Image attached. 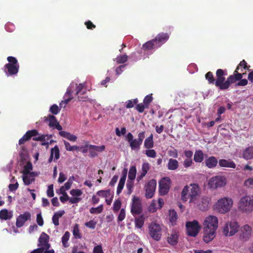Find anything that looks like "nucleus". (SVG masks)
I'll list each match as a JSON object with an SVG mask.
<instances>
[{
    "label": "nucleus",
    "mask_w": 253,
    "mask_h": 253,
    "mask_svg": "<svg viewBox=\"0 0 253 253\" xmlns=\"http://www.w3.org/2000/svg\"><path fill=\"white\" fill-rule=\"evenodd\" d=\"M248 69L247 63L243 59L241 61L236 67L232 75H229L225 80V76L227 75L226 70L221 69L217 70V76L218 80L217 85L220 86L222 89L229 88L231 84H235L236 86H245L248 84V80L246 79H242L243 76L246 74L240 73L243 71V69Z\"/></svg>",
    "instance_id": "1"
},
{
    "label": "nucleus",
    "mask_w": 253,
    "mask_h": 253,
    "mask_svg": "<svg viewBox=\"0 0 253 253\" xmlns=\"http://www.w3.org/2000/svg\"><path fill=\"white\" fill-rule=\"evenodd\" d=\"M204 241L208 243L215 238V233L218 228V219L214 216H210L206 218L204 222Z\"/></svg>",
    "instance_id": "2"
},
{
    "label": "nucleus",
    "mask_w": 253,
    "mask_h": 253,
    "mask_svg": "<svg viewBox=\"0 0 253 253\" xmlns=\"http://www.w3.org/2000/svg\"><path fill=\"white\" fill-rule=\"evenodd\" d=\"M199 191V188L196 184H191L184 187L181 194V199L183 202L189 200V203L194 202Z\"/></svg>",
    "instance_id": "3"
},
{
    "label": "nucleus",
    "mask_w": 253,
    "mask_h": 253,
    "mask_svg": "<svg viewBox=\"0 0 253 253\" xmlns=\"http://www.w3.org/2000/svg\"><path fill=\"white\" fill-rule=\"evenodd\" d=\"M7 59L9 63L4 67L6 74L10 76L17 74L19 68L17 60L13 56H8Z\"/></svg>",
    "instance_id": "4"
},
{
    "label": "nucleus",
    "mask_w": 253,
    "mask_h": 253,
    "mask_svg": "<svg viewBox=\"0 0 253 253\" xmlns=\"http://www.w3.org/2000/svg\"><path fill=\"white\" fill-rule=\"evenodd\" d=\"M239 208L243 212L252 211H253V196L243 197L239 202Z\"/></svg>",
    "instance_id": "5"
},
{
    "label": "nucleus",
    "mask_w": 253,
    "mask_h": 253,
    "mask_svg": "<svg viewBox=\"0 0 253 253\" xmlns=\"http://www.w3.org/2000/svg\"><path fill=\"white\" fill-rule=\"evenodd\" d=\"M148 232L150 237L154 241L161 240L162 235V230L160 225L156 223L153 222L148 226Z\"/></svg>",
    "instance_id": "6"
},
{
    "label": "nucleus",
    "mask_w": 253,
    "mask_h": 253,
    "mask_svg": "<svg viewBox=\"0 0 253 253\" xmlns=\"http://www.w3.org/2000/svg\"><path fill=\"white\" fill-rule=\"evenodd\" d=\"M216 208L218 212L225 213L230 211L233 206V200L228 198H221L217 201Z\"/></svg>",
    "instance_id": "7"
},
{
    "label": "nucleus",
    "mask_w": 253,
    "mask_h": 253,
    "mask_svg": "<svg viewBox=\"0 0 253 253\" xmlns=\"http://www.w3.org/2000/svg\"><path fill=\"white\" fill-rule=\"evenodd\" d=\"M239 223L235 220L227 222L223 228V233L226 236H232L235 235L239 230Z\"/></svg>",
    "instance_id": "8"
},
{
    "label": "nucleus",
    "mask_w": 253,
    "mask_h": 253,
    "mask_svg": "<svg viewBox=\"0 0 253 253\" xmlns=\"http://www.w3.org/2000/svg\"><path fill=\"white\" fill-rule=\"evenodd\" d=\"M239 239L242 242H248L251 238L253 229L251 226L246 224L239 230Z\"/></svg>",
    "instance_id": "9"
},
{
    "label": "nucleus",
    "mask_w": 253,
    "mask_h": 253,
    "mask_svg": "<svg viewBox=\"0 0 253 253\" xmlns=\"http://www.w3.org/2000/svg\"><path fill=\"white\" fill-rule=\"evenodd\" d=\"M227 183L226 178L222 175H216L209 181V186L211 189H216L224 186Z\"/></svg>",
    "instance_id": "10"
},
{
    "label": "nucleus",
    "mask_w": 253,
    "mask_h": 253,
    "mask_svg": "<svg viewBox=\"0 0 253 253\" xmlns=\"http://www.w3.org/2000/svg\"><path fill=\"white\" fill-rule=\"evenodd\" d=\"M187 234L189 236L195 237L199 232L200 226L197 221H188L186 223Z\"/></svg>",
    "instance_id": "11"
},
{
    "label": "nucleus",
    "mask_w": 253,
    "mask_h": 253,
    "mask_svg": "<svg viewBox=\"0 0 253 253\" xmlns=\"http://www.w3.org/2000/svg\"><path fill=\"white\" fill-rule=\"evenodd\" d=\"M170 180L169 177L162 178L159 182V193L161 195H166L169 192Z\"/></svg>",
    "instance_id": "12"
},
{
    "label": "nucleus",
    "mask_w": 253,
    "mask_h": 253,
    "mask_svg": "<svg viewBox=\"0 0 253 253\" xmlns=\"http://www.w3.org/2000/svg\"><path fill=\"white\" fill-rule=\"evenodd\" d=\"M131 212L134 215H138L142 212L141 201L137 197L134 196L132 199V202L131 206Z\"/></svg>",
    "instance_id": "13"
},
{
    "label": "nucleus",
    "mask_w": 253,
    "mask_h": 253,
    "mask_svg": "<svg viewBox=\"0 0 253 253\" xmlns=\"http://www.w3.org/2000/svg\"><path fill=\"white\" fill-rule=\"evenodd\" d=\"M156 181L152 179L148 181L145 185V196L147 199H150L154 196L156 187Z\"/></svg>",
    "instance_id": "14"
},
{
    "label": "nucleus",
    "mask_w": 253,
    "mask_h": 253,
    "mask_svg": "<svg viewBox=\"0 0 253 253\" xmlns=\"http://www.w3.org/2000/svg\"><path fill=\"white\" fill-rule=\"evenodd\" d=\"M49 236L44 232H42L39 239L38 246L43 250H49L51 248V245L49 243Z\"/></svg>",
    "instance_id": "15"
},
{
    "label": "nucleus",
    "mask_w": 253,
    "mask_h": 253,
    "mask_svg": "<svg viewBox=\"0 0 253 253\" xmlns=\"http://www.w3.org/2000/svg\"><path fill=\"white\" fill-rule=\"evenodd\" d=\"M145 138V132L142 131L138 133V139H134L130 143L129 145L132 150H139L140 146L142 143Z\"/></svg>",
    "instance_id": "16"
},
{
    "label": "nucleus",
    "mask_w": 253,
    "mask_h": 253,
    "mask_svg": "<svg viewBox=\"0 0 253 253\" xmlns=\"http://www.w3.org/2000/svg\"><path fill=\"white\" fill-rule=\"evenodd\" d=\"M31 218V214L29 212H25L23 214H20L16 220V226L18 228H21L25 222L30 220Z\"/></svg>",
    "instance_id": "17"
},
{
    "label": "nucleus",
    "mask_w": 253,
    "mask_h": 253,
    "mask_svg": "<svg viewBox=\"0 0 253 253\" xmlns=\"http://www.w3.org/2000/svg\"><path fill=\"white\" fill-rule=\"evenodd\" d=\"M84 87V84H80L78 85L76 84L75 95L78 96L79 101H84L87 98L85 91L83 90Z\"/></svg>",
    "instance_id": "18"
},
{
    "label": "nucleus",
    "mask_w": 253,
    "mask_h": 253,
    "mask_svg": "<svg viewBox=\"0 0 253 253\" xmlns=\"http://www.w3.org/2000/svg\"><path fill=\"white\" fill-rule=\"evenodd\" d=\"M169 35L168 33H160L157 35L154 40L157 46L159 48L164 44L169 39Z\"/></svg>",
    "instance_id": "19"
},
{
    "label": "nucleus",
    "mask_w": 253,
    "mask_h": 253,
    "mask_svg": "<svg viewBox=\"0 0 253 253\" xmlns=\"http://www.w3.org/2000/svg\"><path fill=\"white\" fill-rule=\"evenodd\" d=\"M179 235L178 232L176 230H172L167 238V241L169 244L170 246H174L178 243Z\"/></svg>",
    "instance_id": "20"
},
{
    "label": "nucleus",
    "mask_w": 253,
    "mask_h": 253,
    "mask_svg": "<svg viewBox=\"0 0 253 253\" xmlns=\"http://www.w3.org/2000/svg\"><path fill=\"white\" fill-rule=\"evenodd\" d=\"M38 132L36 129L28 130L19 140V144L20 145L23 144L25 142L31 139L33 136H36L38 135Z\"/></svg>",
    "instance_id": "21"
},
{
    "label": "nucleus",
    "mask_w": 253,
    "mask_h": 253,
    "mask_svg": "<svg viewBox=\"0 0 253 253\" xmlns=\"http://www.w3.org/2000/svg\"><path fill=\"white\" fill-rule=\"evenodd\" d=\"M104 145L96 146L90 145L89 146V156L91 158H94L98 155V153L101 152L105 150Z\"/></svg>",
    "instance_id": "22"
},
{
    "label": "nucleus",
    "mask_w": 253,
    "mask_h": 253,
    "mask_svg": "<svg viewBox=\"0 0 253 253\" xmlns=\"http://www.w3.org/2000/svg\"><path fill=\"white\" fill-rule=\"evenodd\" d=\"M216 79L215 80L213 74L211 72H208L205 75V78L206 80H208L209 84H214L216 87H217L219 90H227L228 88H225V89H222L221 88L220 86L217 85L216 82L218 80V77L217 76V71H216Z\"/></svg>",
    "instance_id": "23"
},
{
    "label": "nucleus",
    "mask_w": 253,
    "mask_h": 253,
    "mask_svg": "<svg viewBox=\"0 0 253 253\" xmlns=\"http://www.w3.org/2000/svg\"><path fill=\"white\" fill-rule=\"evenodd\" d=\"M210 199L208 197L202 198L201 202L198 204L199 209L201 211H206L209 209Z\"/></svg>",
    "instance_id": "24"
},
{
    "label": "nucleus",
    "mask_w": 253,
    "mask_h": 253,
    "mask_svg": "<svg viewBox=\"0 0 253 253\" xmlns=\"http://www.w3.org/2000/svg\"><path fill=\"white\" fill-rule=\"evenodd\" d=\"M205 165L209 169L214 168L217 165V159L214 156H210L206 159Z\"/></svg>",
    "instance_id": "25"
},
{
    "label": "nucleus",
    "mask_w": 253,
    "mask_h": 253,
    "mask_svg": "<svg viewBox=\"0 0 253 253\" xmlns=\"http://www.w3.org/2000/svg\"><path fill=\"white\" fill-rule=\"evenodd\" d=\"M154 39L149 41L142 45V49L144 51L158 48Z\"/></svg>",
    "instance_id": "26"
},
{
    "label": "nucleus",
    "mask_w": 253,
    "mask_h": 253,
    "mask_svg": "<svg viewBox=\"0 0 253 253\" xmlns=\"http://www.w3.org/2000/svg\"><path fill=\"white\" fill-rule=\"evenodd\" d=\"M12 218V211H9L7 209L0 211V218L1 220H7Z\"/></svg>",
    "instance_id": "27"
},
{
    "label": "nucleus",
    "mask_w": 253,
    "mask_h": 253,
    "mask_svg": "<svg viewBox=\"0 0 253 253\" xmlns=\"http://www.w3.org/2000/svg\"><path fill=\"white\" fill-rule=\"evenodd\" d=\"M219 165L221 167H226L234 169L236 167V164L233 161L225 159L219 160Z\"/></svg>",
    "instance_id": "28"
},
{
    "label": "nucleus",
    "mask_w": 253,
    "mask_h": 253,
    "mask_svg": "<svg viewBox=\"0 0 253 253\" xmlns=\"http://www.w3.org/2000/svg\"><path fill=\"white\" fill-rule=\"evenodd\" d=\"M243 157L247 160H251L253 159V146H250L243 151Z\"/></svg>",
    "instance_id": "29"
},
{
    "label": "nucleus",
    "mask_w": 253,
    "mask_h": 253,
    "mask_svg": "<svg viewBox=\"0 0 253 253\" xmlns=\"http://www.w3.org/2000/svg\"><path fill=\"white\" fill-rule=\"evenodd\" d=\"M65 213V212L64 210H61L54 213L52 220L53 223L55 226H57L59 225V219Z\"/></svg>",
    "instance_id": "30"
},
{
    "label": "nucleus",
    "mask_w": 253,
    "mask_h": 253,
    "mask_svg": "<svg viewBox=\"0 0 253 253\" xmlns=\"http://www.w3.org/2000/svg\"><path fill=\"white\" fill-rule=\"evenodd\" d=\"M33 169L32 164L31 162H27L24 165L23 169L21 171L22 174H36L34 172H31Z\"/></svg>",
    "instance_id": "31"
},
{
    "label": "nucleus",
    "mask_w": 253,
    "mask_h": 253,
    "mask_svg": "<svg viewBox=\"0 0 253 253\" xmlns=\"http://www.w3.org/2000/svg\"><path fill=\"white\" fill-rule=\"evenodd\" d=\"M169 222L172 226L176 224V221L177 219V215L176 212L174 210H171L169 211Z\"/></svg>",
    "instance_id": "32"
},
{
    "label": "nucleus",
    "mask_w": 253,
    "mask_h": 253,
    "mask_svg": "<svg viewBox=\"0 0 253 253\" xmlns=\"http://www.w3.org/2000/svg\"><path fill=\"white\" fill-rule=\"evenodd\" d=\"M204 159V154L201 150H196L194 155V161L196 163H201Z\"/></svg>",
    "instance_id": "33"
},
{
    "label": "nucleus",
    "mask_w": 253,
    "mask_h": 253,
    "mask_svg": "<svg viewBox=\"0 0 253 253\" xmlns=\"http://www.w3.org/2000/svg\"><path fill=\"white\" fill-rule=\"evenodd\" d=\"M59 133L61 136L67 138L71 141L75 142L77 140V137L76 136L67 131H59Z\"/></svg>",
    "instance_id": "34"
},
{
    "label": "nucleus",
    "mask_w": 253,
    "mask_h": 253,
    "mask_svg": "<svg viewBox=\"0 0 253 253\" xmlns=\"http://www.w3.org/2000/svg\"><path fill=\"white\" fill-rule=\"evenodd\" d=\"M144 216L143 215H141V216L136 217L134 219V224H135V227L141 229L144 223Z\"/></svg>",
    "instance_id": "35"
},
{
    "label": "nucleus",
    "mask_w": 253,
    "mask_h": 253,
    "mask_svg": "<svg viewBox=\"0 0 253 253\" xmlns=\"http://www.w3.org/2000/svg\"><path fill=\"white\" fill-rule=\"evenodd\" d=\"M144 146L146 149H151L154 146L153 135L151 134L146 138L144 143Z\"/></svg>",
    "instance_id": "36"
},
{
    "label": "nucleus",
    "mask_w": 253,
    "mask_h": 253,
    "mask_svg": "<svg viewBox=\"0 0 253 253\" xmlns=\"http://www.w3.org/2000/svg\"><path fill=\"white\" fill-rule=\"evenodd\" d=\"M178 162L176 159H170L169 161L167 167L169 170H175L178 167Z\"/></svg>",
    "instance_id": "37"
},
{
    "label": "nucleus",
    "mask_w": 253,
    "mask_h": 253,
    "mask_svg": "<svg viewBox=\"0 0 253 253\" xmlns=\"http://www.w3.org/2000/svg\"><path fill=\"white\" fill-rule=\"evenodd\" d=\"M36 175H23V180L25 185H29L35 180Z\"/></svg>",
    "instance_id": "38"
},
{
    "label": "nucleus",
    "mask_w": 253,
    "mask_h": 253,
    "mask_svg": "<svg viewBox=\"0 0 253 253\" xmlns=\"http://www.w3.org/2000/svg\"><path fill=\"white\" fill-rule=\"evenodd\" d=\"M45 121H49V126L50 127H54L58 123L56 117L53 115H49L48 117H44Z\"/></svg>",
    "instance_id": "39"
},
{
    "label": "nucleus",
    "mask_w": 253,
    "mask_h": 253,
    "mask_svg": "<svg viewBox=\"0 0 253 253\" xmlns=\"http://www.w3.org/2000/svg\"><path fill=\"white\" fill-rule=\"evenodd\" d=\"M126 175H123V176L120 179L117 190V193L118 194H119L121 192L122 189H123L126 181Z\"/></svg>",
    "instance_id": "40"
},
{
    "label": "nucleus",
    "mask_w": 253,
    "mask_h": 253,
    "mask_svg": "<svg viewBox=\"0 0 253 253\" xmlns=\"http://www.w3.org/2000/svg\"><path fill=\"white\" fill-rule=\"evenodd\" d=\"M70 237V233L68 231H66L63 236L62 238V243L64 247L68 248L69 246L68 242L69 240Z\"/></svg>",
    "instance_id": "41"
},
{
    "label": "nucleus",
    "mask_w": 253,
    "mask_h": 253,
    "mask_svg": "<svg viewBox=\"0 0 253 253\" xmlns=\"http://www.w3.org/2000/svg\"><path fill=\"white\" fill-rule=\"evenodd\" d=\"M54 155L55 159L57 160L59 158V149L57 146H55L54 148L51 149L50 158H52Z\"/></svg>",
    "instance_id": "42"
},
{
    "label": "nucleus",
    "mask_w": 253,
    "mask_h": 253,
    "mask_svg": "<svg viewBox=\"0 0 253 253\" xmlns=\"http://www.w3.org/2000/svg\"><path fill=\"white\" fill-rule=\"evenodd\" d=\"M73 234L75 238L80 239L82 238V236L80 232L79 226L78 224H76L73 229Z\"/></svg>",
    "instance_id": "43"
},
{
    "label": "nucleus",
    "mask_w": 253,
    "mask_h": 253,
    "mask_svg": "<svg viewBox=\"0 0 253 253\" xmlns=\"http://www.w3.org/2000/svg\"><path fill=\"white\" fill-rule=\"evenodd\" d=\"M103 211V206L100 205L97 208H91L89 211L92 214H97L101 213Z\"/></svg>",
    "instance_id": "44"
},
{
    "label": "nucleus",
    "mask_w": 253,
    "mask_h": 253,
    "mask_svg": "<svg viewBox=\"0 0 253 253\" xmlns=\"http://www.w3.org/2000/svg\"><path fill=\"white\" fill-rule=\"evenodd\" d=\"M60 109L56 104L52 105L50 108V112L53 115H57L60 112Z\"/></svg>",
    "instance_id": "45"
},
{
    "label": "nucleus",
    "mask_w": 253,
    "mask_h": 253,
    "mask_svg": "<svg viewBox=\"0 0 253 253\" xmlns=\"http://www.w3.org/2000/svg\"><path fill=\"white\" fill-rule=\"evenodd\" d=\"M70 193L73 197H79L83 194L82 191L78 189H73L70 191Z\"/></svg>",
    "instance_id": "46"
},
{
    "label": "nucleus",
    "mask_w": 253,
    "mask_h": 253,
    "mask_svg": "<svg viewBox=\"0 0 253 253\" xmlns=\"http://www.w3.org/2000/svg\"><path fill=\"white\" fill-rule=\"evenodd\" d=\"M138 101L137 98L134 99L133 100H129L127 101L126 107V108H132L135 104L137 103Z\"/></svg>",
    "instance_id": "47"
},
{
    "label": "nucleus",
    "mask_w": 253,
    "mask_h": 253,
    "mask_svg": "<svg viewBox=\"0 0 253 253\" xmlns=\"http://www.w3.org/2000/svg\"><path fill=\"white\" fill-rule=\"evenodd\" d=\"M148 150H146L145 154L147 157L150 158H155L156 156V152L153 149H148Z\"/></svg>",
    "instance_id": "48"
},
{
    "label": "nucleus",
    "mask_w": 253,
    "mask_h": 253,
    "mask_svg": "<svg viewBox=\"0 0 253 253\" xmlns=\"http://www.w3.org/2000/svg\"><path fill=\"white\" fill-rule=\"evenodd\" d=\"M193 164L192 159H185L183 162V165L185 168L191 167Z\"/></svg>",
    "instance_id": "49"
},
{
    "label": "nucleus",
    "mask_w": 253,
    "mask_h": 253,
    "mask_svg": "<svg viewBox=\"0 0 253 253\" xmlns=\"http://www.w3.org/2000/svg\"><path fill=\"white\" fill-rule=\"evenodd\" d=\"M97 194L99 196H101L104 198H107L110 196L109 190H101L97 192Z\"/></svg>",
    "instance_id": "50"
},
{
    "label": "nucleus",
    "mask_w": 253,
    "mask_h": 253,
    "mask_svg": "<svg viewBox=\"0 0 253 253\" xmlns=\"http://www.w3.org/2000/svg\"><path fill=\"white\" fill-rule=\"evenodd\" d=\"M127 60V56L126 54L120 55L117 58V61L119 63H124Z\"/></svg>",
    "instance_id": "51"
},
{
    "label": "nucleus",
    "mask_w": 253,
    "mask_h": 253,
    "mask_svg": "<svg viewBox=\"0 0 253 253\" xmlns=\"http://www.w3.org/2000/svg\"><path fill=\"white\" fill-rule=\"evenodd\" d=\"M63 196L60 197V200L62 203H65L69 201V197L65 191L62 192Z\"/></svg>",
    "instance_id": "52"
},
{
    "label": "nucleus",
    "mask_w": 253,
    "mask_h": 253,
    "mask_svg": "<svg viewBox=\"0 0 253 253\" xmlns=\"http://www.w3.org/2000/svg\"><path fill=\"white\" fill-rule=\"evenodd\" d=\"M153 98L151 95H147L143 99V103L146 106V107H148L149 104L152 102Z\"/></svg>",
    "instance_id": "53"
},
{
    "label": "nucleus",
    "mask_w": 253,
    "mask_h": 253,
    "mask_svg": "<svg viewBox=\"0 0 253 253\" xmlns=\"http://www.w3.org/2000/svg\"><path fill=\"white\" fill-rule=\"evenodd\" d=\"M47 195L49 197H53L54 195V190H53V185L51 184L48 186V189L47 191Z\"/></svg>",
    "instance_id": "54"
},
{
    "label": "nucleus",
    "mask_w": 253,
    "mask_h": 253,
    "mask_svg": "<svg viewBox=\"0 0 253 253\" xmlns=\"http://www.w3.org/2000/svg\"><path fill=\"white\" fill-rule=\"evenodd\" d=\"M143 103L137 104L136 106V109L139 112L142 113L145 108H148Z\"/></svg>",
    "instance_id": "55"
},
{
    "label": "nucleus",
    "mask_w": 253,
    "mask_h": 253,
    "mask_svg": "<svg viewBox=\"0 0 253 253\" xmlns=\"http://www.w3.org/2000/svg\"><path fill=\"white\" fill-rule=\"evenodd\" d=\"M244 185L249 188H253V178H250L246 180L244 182Z\"/></svg>",
    "instance_id": "56"
},
{
    "label": "nucleus",
    "mask_w": 253,
    "mask_h": 253,
    "mask_svg": "<svg viewBox=\"0 0 253 253\" xmlns=\"http://www.w3.org/2000/svg\"><path fill=\"white\" fill-rule=\"evenodd\" d=\"M121 207V203L119 200H117L115 202L113 207V211L114 212L118 211Z\"/></svg>",
    "instance_id": "57"
},
{
    "label": "nucleus",
    "mask_w": 253,
    "mask_h": 253,
    "mask_svg": "<svg viewBox=\"0 0 253 253\" xmlns=\"http://www.w3.org/2000/svg\"><path fill=\"white\" fill-rule=\"evenodd\" d=\"M71 178H73V179H74V177L73 176L71 177L68 180L67 182H66L64 184V187L66 190H69L73 183V180L71 179Z\"/></svg>",
    "instance_id": "58"
},
{
    "label": "nucleus",
    "mask_w": 253,
    "mask_h": 253,
    "mask_svg": "<svg viewBox=\"0 0 253 253\" xmlns=\"http://www.w3.org/2000/svg\"><path fill=\"white\" fill-rule=\"evenodd\" d=\"M126 217V212L124 209H122L119 213L118 220L119 221H123Z\"/></svg>",
    "instance_id": "59"
},
{
    "label": "nucleus",
    "mask_w": 253,
    "mask_h": 253,
    "mask_svg": "<svg viewBox=\"0 0 253 253\" xmlns=\"http://www.w3.org/2000/svg\"><path fill=\"white\" fill-rule=\"evenodd\" d=\"M37 222L39 226H43V225L44 224V222H43V219L42 218L41 213H39L37 214Z\"/></svg>",
    "instance_id": "60"
},
{
    "label": "nucleus",
    "mask_w": 253,
    "mask_h": 253,
    "mask_svg": "<svg viewBox=\"0 0 253 253\" xmlns=\"http://www.w3.org/2000/svg\"><path fill=\"white\" fill-rule=\"evenodd\" d=\"M96 223L93 220H90L85 223V225L90 229H94L95 228Z\"/></svg>",
    "instance_id": "61"
},
{
    "label": "nucleus",
    "mask_w": 253,
    "mask_h": 253,
    "mask_svg": "<svg viewBox=\"0 0 253 253\" xmlns=\"http://www.w3.org/2000/svg\"><path fill=\"white\" fill-rule=\"evenodd\" d=\"M156 202L155 201H153L150 204V205L149 206L148 210L152 212H154L156 211L157 208L156 207Z\"/></svg>",
    "instance_id": "62"
},
{
    "label": "nucleus",
    "mask_w": 253,
    "mask_h": 253,
    "mask_svg": "<svg viewBox=\"0 0 253 253\" xmlns=\"http://www.w3.org/2000/svg\"><path fill=\"white\" fill-rule=\"evenodd\" d=\"M142 170L143 173L142 174H146L149 170V165L148 163H144L142 166Z\"/></svg>",
    "instance_id": "63"
},
{
    "label": "nucleus",
    "mask_w": 253,
    "mask_h": 253,
    "mask_svg": "<svg viewBox=\"0 0 253 253\" xmlns=\"http://www.w3.org/2000/svg\"><path fill=\"white\" fill-rule=\"evenodd\" d=\"M93 253H103L102 247L100 245L95 247L93 249Z\"/></svg>",
    "instance_id": "64"
}]
</instances>
